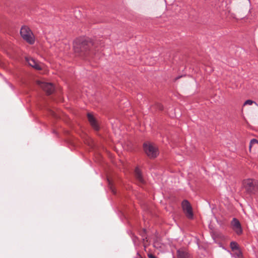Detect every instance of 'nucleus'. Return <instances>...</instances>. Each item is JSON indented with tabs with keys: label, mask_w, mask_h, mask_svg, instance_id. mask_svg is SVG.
<instances>
[{
	"label": "nucleus",
	"mask_w": 258,
	"mask_h": 258,
	"mask_svg": "<svg viewBox=\"0 0 258 258\" xmlns=\"http://www.w3.org/2000/svg\"><path fill=\"white\" fill-rule=\"evenodd\" d=\"M73 50L77 56L86 58L93 56L99 49L97 43L92 40L78 38L73 42Z\"/></svg>",
	"instance_id": "obj_1"
},
{
	"label": "nucleus",
	"mask_w": 258,
	"mask_h": 258,
	"mask_svg": "<svg viewBox=\"0 0 258 258\" xmlns=\"http://www.w3.org/2000/svg\"><path fill=\"white\" fill-rule=\"evenodd\" d=\"M242 187L248 194H255L258 192V181L251 178L245 179L242 181Z\"/></svg>",
	"instance_id": "obj_2"
},
{
	"label": "nucleus",
	"mask_w": 258,
	"mask_h": 258,
	"mask_svg": "<svg viewBox=\"0 0 258 258\" xmlns=\"http://www.w3.org/2000/svg\"><path fill=\"white\" fill-rule=\"evenodd\" d=\"M20 35L27 43L33 45L35 42V37L30 28L27 26H23L20 29Z\"/></svg>",
	"instance_id": "obj_3"
},
{
	"label": "nucleus",
	"mask_w": 258,
	"mask_h": 258,
	"mask_svg": "<svg viewBox=\"0 0 258 258\" xmlns=\"http://www.w3.org/2000/svg\"><path fill=\"white\" fill-rule=\"evenodd\" d=\"M143 147L145 152L151 159L156 158L159 154L157 146L153 143H146Z\"/></svg>",
	"instance_id": "obj_4"
},
{
	"label": "nucleus",
	"mask_w": 258,
	"mask_h": 258,
	"mask_svg": "<svg viewBox=\"0 0 258 258\" xmlns=\"http://www.w3.org/2000/svg\"><path fill=\"white\" fill-rule=\"evenodd\" d=\"M182 208L186 216L189 219H193L194 214L192 208L188 201L184 200L182 202Z\"/></svg>",
	"instance_id": "obj_5"
},
{
	"label": "nucleus",
	"mask_w": 258,
	"mask_h": 258,
	"mask_svg": "<svg viewBox=\"0 0 258 258\" xmlns=\"http://www.w3.org/2000/svg\"><path fill=\"white\" fill-rule=\"evenodd\" d=\"M26 61L29 66L37 70H42L45 68L44 64L39 62L33 58H26Z\"/></svg>",
	"instance_id": "obj_6"
},
{
	"label": "nucleus",
	"mask_w": 258,
	"mask_h": 258,
	"mask_svg": "<svg viewBox=\"0 0 258 258\" xmlns=\"http://www.w3.org/2000/svg\"><path fill=\"white\" fill-rule=\"evenodd\" d=\"M37 83L40 87L48 94H50L53 92L54 87L52 84L40 81H38Z\"/></svg>",
	"instance_id": "obj_7"
},
{
	"label": "nucleus",
	"mask_w": 258,
	"mask_h": 258,
	"mask_svg": "<svg viewBox=\"0 0 258 258\" xmlns=\"http://www.w3.org/2000/svg\"><path fill=\"white\" fill-rule=\"evenodd\" d=\"M249 150L251 154L257 155L258 157V141L256 139H252L249 143Z\"/></svg>",
	"instance_id": "obj_8"
},
{
	"label": "nucleus",
	"mask_w": 258,
	"mask_h": 258,
	"mask_svg": "<svg viewBox=\"0 0 258 258\" xmlns=\"http://www.w3.org/2000/svg\"><path fill=\"white\" fill-rule=\"evenodd\" d=\"M231 226L233 230L238 234L240 235L242 233V229L239 221L236 218H233L231 221Z\"/></svg>",
	"instance_id": "obj_9"
},
{
	"label": "nucleus",
	"mask_w": 258,
	"mask_h": 258,
	"mask_svg": "<svg viewBox=\"0 0 258 258\" xmlns=\"http://www.w3.org/2000/svg\"><path fill=\"white\" fill-rule=\"evenodd\" d=\"M88 120L91 125V126L95 130H99V126L98 125V123L95 119V118L94 117L93 115L91 113L88 114Z\"/></svg>",
	"instance_id": "obj_10"
},
{
	"label": "nucleus",
	"mask_w": 258,
	"mask_h": 258,
	"mask_svg": "<svg viewBox=\"0 0 258 258\" xmlns=\"http://www.w3.org/2000/svg\"><path fill=\"white\" fill-rule=\"evenodd\" d=\"M230 247L232 250H237V254L238 256H240L241 255V252L240 251L238 248V244L236 242L232 241L230 243Z\"/></svg>",
	"instance_id": "obj_11"
},
{
	"label": "nucleus",
	"mask_w": 258,
	"mask_h": 258,
	"mask_svg": "<svg viewBox=\"0 0 258 258\" xmlns=\"http://www.w3.org/2000/svg\"><path fill=\"white\" fill-rule=\"evenodd\" d=\"M178 258H190L189 254L183 250L178 251Z\"/></svg>",
	"instance_id": "obj_12"
},
{
	"label": "nucleus",
	"mask_w": 258,
	"mask_h": 258,
	"mask_svg": "<svg viewBox=\"0 0 258 258\" xmlns=\"http://www.w3.org/2000/svg\"><path fill=\"white\" fill-rule=\"evenodd\" d=\"M135 172L136 177L138 179V180L141 182H143L144 180L143 179L140 169L138 167L136 168Z\"/></svg>",
	"instance_id": "obj_13"
},
{
	"label": "nucleus",
	"mask_w": 258,
	"mask_h": 258,
	"mask_svg": "<svg viewBox=\"0 0 258 258\" xmlns=\"http://www.w3.org/2000/svg\"><path fill=\"white\" fill-rule=\"evenodd\" d=\"M253 103H255L256 104V103L255 102H254L253 101L251 100H247L246 101H245L243 104V106H245V105H252Z\"/></svg>",
	"instance_id": "obj_14"
},
{
	"label": "nucleus",
	"mask_w": 258,
	"mask_h": 258,
	"mask_svg": "<svg viewBox=\"0 0 258 258\" xmlns=\"http://www.w3.org/2000/svg\"><path fill=\"white\" fill-rule=\"evenodd\" d=\"M148 255L149 258H156V257L152 254H149Z\"/></svg>",
	"instance_id": "obj_15"
}]
</instances>
